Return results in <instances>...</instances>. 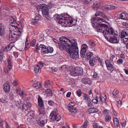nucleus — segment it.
Returning a JSON list of instances; mask_svg holds the SVG:
<instances>
[{
	"label": "nucleus",
	"mask_w": 128,
	"mask_h": 128,
	"mask_svg": "<svg viewBox=\"0 0 128 128\" xmlns=\"http://www.w3.org/2000/svg\"><path fill=\"white\" fill-rule=\"evenodd\" d=\"M3 52H0V63H1L3 61Z\"/></svg>",
	"instance_id": "42"
},
{
	"label": "nucleus",
	"mask_w": 128,
	"mask_h": 128,
	"mask_svg": "<svg viewBox=\"0 0 128 128\" xmlns=\"http://www.w3.org/2000/svg\"><path fill=\"white\" fill-rule=\"evenodd\" d=\"M45 64L44 63L40 61L39 62L38 64L37 65H39L40 68L41 69L44 66Z\"/></svg>",
	"instance_id": "40"
},
{
	"label": "nucleus",
	"mask_w": 128,
	"mask_h": 128,
	"mask_svg": "<svg viewBox=\"0 0 128 128\" xmlns=\"http://www.w3.org/2000/svg\"><path fill=\"white\" fill-rule=\"evenodd\" d=\"M107 17L101 12L98 11L95 16L91 19V22L94 28L95 27L98 32H102L105 38L112 43H117L119 40L118 34L111 28L102 24L105 22Z\"/></svg>",
	"instance_id": "1"
},
{
	"label": "nucleus",
	"mask_w": 128,
	"mask_h": 128,
	"mask_svg": "<svg viewBox=\"0 0 128 128\" xmlns=\"http://www.w3.org/2000/svg\"><path fill=\"white\" fill-rule=\"evenodd\" d=\"M61 118V117L60 115H56L55 120H56L57 122H58L60 120Z\"/></svg>",
	"instance_id": "45"
},
{
	"label": "nucleus",
	"mask_w": 128,
	"mask_h": 128,
	"mask_svg": "<svg viewBox=\"0 0 128 128\" xmlns=\"http://www.w3.org/2000/svg\"><path fill=\"white\" fill-rule=\"evenodd\" d=\"M36 40L35 39H33L31 41L30 43V45L32 46H34L36 44Z\"/></svg>",
	"instance_id": "37"
},
{
	"label": "nucleus",
	"mask_w": 128,
	"mask_h": 128,
	"mask_svg": "<svg viewBox=\"0 0 128 128\" xmlns=\"http://www.w3.org/2000/svg\"><path fill=\"white\" fill-rule=\"evenodd\" d=\"M82 82L84 84H92V81L90 79L87 77L83 78L82 80Z\"/></svg>",
	"instance_id": "11"
},
{
	"label": "nucleus",
	"mask_w": 128,
	"mask_h": 128,
	"mask_svg": "<svg viewBox=\"0 0 128 128\" xmlns=\"http://www.w3.org/2000/svg\"><path fill=\"white\" fill-rule=\"evenodd\" d=\"M88 121H85L82 125L80 127V128H86L88 126Z\"/></svg>",
	"instance_id": "34"
},
{
	"label": "nucleus",
	"mask_w": 128,
	"mask_h": 128,
	"mask_svg": "<svg viewBox=\"0 0 128 128\" xmlns=\"http://www.w3.org/2000/svg\"><path fill=\"white\" fill-rule=\"evenodd\" d=\"M4 120H2V119H0V126H2V127Z\"/></svg>",
	"instance_id": "56"
},
{
	"label": "nucleus",
	"mask_w": 128,
	"mask_h": 128,
	"mask_svg": "<svg viewBox=\"0 0 128 128\" xmlns=\"http://www.w3.org/2000/svg\"><path fill=\"white\" fill-rule=\"evenodd\" d=\"M12 69V65H8V68L6 70H4L5 72L6 73H8Z\"/></svg>",
	"instance_id": "26"
},
{
	"label": "nucleus",
	"mask_w": 128,
	"mask_h": 128,
	"mask_svg": "<svg viewBox=\"0 0 128 128\" xmlns=\"http://www.w3.org/2000/svg\"><path fill=\"white\" fill-rule=\"evenodd\" d=\"M86 51L81 50L80 52V54L82 57H84L85 55Z\"/></svg>",
	"instance_id": "39"
},
{
	"label": "nucleus",
	"mask_w": 128,
	"mask_h": 128,
	"mask_svg": "<svg viewBox=\"0 0 128 128\" xmlns=\"http://www.w3.org/2000/svg\"><path fill=\"white\" fill-rule=\"evenodd\" d=\"M92 55L93 53L92 52H90L86 53L85 56V58L89 60L90 58Z\"/></svg>",
	"instance_id": "24"
},
{
	"label": "nucleus",
	"mask_w": 128,
	"mask_h": 128,
	"mask_svg": "<svg viewBox=\"0 0 128 128\" xmlns=\"http://www.w3.org/2000/svg\"><path fill=\"white\" fill-rule=\"evenodd\" d=\"M76 93L77 95L79 97H80L82 94V92L81 90H78Z\"/></svg>",
	"instance_id": "48"
},
{
	"label": "nucleus",
	"mask_w": 128,
	"mask_h": 128,
	"mask_svg": "<svg viewBox=\"0 0 128 128\" xmlns=\"http://www.w3.org/2000/svg\"><path fill=\"white\" fill-rule=\"evenodd\" d=\"M18 84V82L16 80H14L12 83V84L14 86H16Z\"/></svg>",
	"instance_id": "55"
},
{
	"label": "nucleus",
	"mask_w": 128,
	"mask_h": 128,
	"mask_svg": "<svg viewBox=\"0 0 128 128\" xmlns=\"http://www.w3.org/2000/svg\"><path fill=\"white\" fill-rule=\"evenodd\" d=\"M51 70L52 72H55L57 70V69L55 68H51Z\"/></svg>",
	"instance_id": "62"
},
{
	"label": "nucleus",
	"mask_w": 128,
	"mask_h": 128,
	"mask_svg": "<svg viewBox=\"0 0 128 128\" xmlns=\"http://www.w3.org/2000/svg\"><path fill=\"white\" fill-rule=\"evenodd\" d=\"M111 120L110 117L108 116H106L105 118V120L106 122H109Z\"/></svg>",
	"instance_id": "47"
},
{
	"label": "nucleus",
	"mask_w": 128,
	"mask_h": 128,
	"mask_svg": "<svg viewBox=\"0 0 128 128\" xmlns=\"http://www.w3.org/2000/svg\"><path fill=\"white\" fill-rule=\"evenodd\" d=\"M88 106L89 107H92V105L91 102V100L90 101H86Z\"/></svg>",
	"instance_id": "52"
},
{
	"label": "nucleus",
	"mask_w": 128,
	"mask_h": 128,
	"mask_svg": "<svg viewBox=\"0 0 128 128\" xmlns=\"http://www.w3.org/2000/svg\"><path fill=\"white\" fill-rule=\"evenodd\" d=\"M94 128H103L101 126H99L97 125V123H95L94 125Z\"/></svg>",
	"instance_id": "49"
},
{
	"label": "nucleus",
	"mask_w": 128,
	"mask_h": 128,
	"mask_svg": "<svg viewBox=\"0 0 128 128\" xmlns=\"http://www.w3.org/2000/svg\"><path fill=\"white\" fill-rule=\"evenodd\" d=\"M48 104L49 105L52 106H54L55 103H54L53 101L52 100H50L48 102Z\"/></svg>",
	"instance_id": "43"
},
{
	"label": "nucleus",
	"mask_w": 128,
	"mask_h": 128,
	"mask_svg": "<svg viewBox=\"0 0 128 128\" xmlns=\"http://www.w3.org/2000/svg\"><path fill=\"white\" fill-rule=\"evenodd\" d=\"M87 48L88 46L86 44H84L82 46L81 50L86 51Z\"/></svg>",
	"instance_id": "35"
},
{
	"label": "nucleus",
	"mask_w": 128,
	"mask_h": 128,
	"mask_svg": "<svg viewBox=\"0 0 128 128\" xmlns=\"http://www.w3.org/2000/svg\"><path fill=\"white\" fill-rule=\"evenodd\" d=\"M117 64H122L123 62V60L121 58L119 59L117 61Z\"/></svg>",
	"instance_id": "50"
},
{
	"label": "nucleus",
	"mask_w": 128,
	"mask_h": 128,
	"mask_svg": "<svg viewBox=\"0 0 128 128\" xmlns=\"http://www.w3.org/2000/svg\"><path fill=\"white\" fill-rule=\"evenodd\" d=\"M5 34V29L4 25L2 24H0V35L1 36H4Z\"/></svg>",
	"instance_id": "10"
},
{
	"label": "nucleus",
	"mask_w": 128,
	"mask_h": 128,
	"mask_svg": "<svg viewBox=\"0 0 128 128\" xmlns=\"http://www.w3.org/2000/svg\"><path fill=\"white\" fill-rule=\"evenodd\" d=\"M105 62L108 70L112 72L114 69V67L109 60H106Z\"/></svg>",
	"instance_id": "7"
},
{
	"label": "nucleus",
	"mask_w": 128,
	"mask_h": 128,
	"mask_svg": "<svg viewBox=\"0 0 128 128\" xmlns=\"http://www.w3.org/2000/svg\"><path fill=\"white\" fill-rule=\"evenodd\" d=\"M128 37V32H123L121 33V38Z\"/></svg>",
	"instance_id": "20"
},
{
	"label": "nucleus",
	"mask_w": 128,
	"mask_h": 128,
	"mask_svg": "<svg viewBox=\"0 0 128 128\" xmlns=\"http://www.w3.org/2000/svg\"><path fill=\"white\" fill-rule=\"evenodd\" d=\"M97 75H98L96 73H94L93 75V77L94 78H96L97 77Z\"/></svg>",
	"instance_id": "61"
},
{
	"label": "nucleus",
	"mask_w": 128,
	"mask_h": 128,
	"mask_svg": "<svg viewBox=\"0 0 128 128\" xmlns=\"http://www.w3.org/2000/svg\"><path fill=\"white\" fill-rule=\"evenodd\" d=\"M83 97L84 99L86 100L87 101L90 100V99L89 97V96L88 94H84L83 96Z\"/></svg>",
	"instance_id": "31"
},
{
	"label": "nucleus",
	"mask_w": 128,
	"mask_h": 128,
	"mask_svg": "<svg viewBox=\"0 0 128 128\" xmlns=\"http://www.w3.org/2000/svg\"><path fill=\"white\" fill-rule=\"evenodd\" d=\"M71 94V92H68L67 93L66 95V97L67 98H69L70 97Z\"/></svg>",
	"instance_id": "59"
},
{
	"label": "nucleus",
	"mask_w": 128,
	"mask_h": 128,
	"mask_svg": "<svg viewBox=\"0 0 128 128\" xmlns=\"http://www.w3.org/2000/svg\"><path fill=\"white\" fill-rule=\"evenodd\" d=\"M37 10H41L44 16H48V10L46 4H41L37 6L36 7Z\"/></svg>",
	"instance_id": "4"
},
{
	"label": "nucleus",
	"mask_w": 128,
	"mask_h": 128,
	"mask_svg": "<svg viewBox=\"0 0 128 128\" xmlns=\"http://www.w3.org/2000/svg\"><path fill=\"white\" fill-rule=\"evenodd\" d=\"M72 126L74 128H78V126H77L75 124H73Z\"/></svg>",
	"instance_id": "64"
},
{
	"label": "nucleus",
	"mask_w": 128,
	"mask_h": 128,
	"mask_svg": "<svg viewBox=\"0 0 128 128\" xmlns=\"http://www.w3.org/2000/svg\"><path fill=\"white\" fill-rule=\"evenodd\" d=\"M88 111L90 113H93L98 112V110L96 108H92L88 109Z\"/></svg>",
	"instance_id": "17"
},
{
	"label": "nucleus",
	"mask_w": 128,
	"mask_h": 128,
	"mask_svg": "<svg viewBox=\"0 0 128 128\" xmlns=\"http://www.w3.org/2000/svg\"><path fill=\"white\" fill-rule=\"evenodd\" d=\"M100 4L99 3H95L93 6V8L94 10H97L100 8Z\"/></svg>",
	"instance_id": "22"
},
{
	"label": "nucleus",
	"mask_w": 128,
	"mask_h": 128,
	"mask_svg": "<svg viewBox=\"0 0 128 128\" xmlns=\"http://www.w3.org/2000/svg\"><path fill=\"white\" fill-rule=\"evenodd\" d=\"M50 82L49 80H48L46 81L45 82V86L48 88L47 85H50Z\"/></svg>",
	"instance_id": "51"
},
{
	"label": "nucleus",
	"mask_w": 128,
	"mask_h": 128,
	"mask_svg": "<svg viewBox=\"0 0 128 128\" xmlns=\"http://www.w3.org/2000/svg\"><path fill=\"white\" fill-rule=\"evenodd\" d=\"M8 99L6 98H2L0 99V101L2 103H6L8 101Z\"/></svg>",
	"instance_id": "38"
},
{
	"label": "nucleus",
	"mask_w": 128,
	"mask_h": 128,
	"mask_svg": "<svg viewBox=\"0 0 128 128\" xmlns=\"http://www.w3.org/2000/svg\"><path fill=\"white\" fill-rule=\"evenodd\" d=\"M56 115L55 112H52L50 114V118L53 121H54L56 117Z\"/></svg>",
	"instance_id": "15"
},
{
	"label": "nucleus",
	"mask_w": 128,
	"mask_h": 128,
	"mask_svg": "<svg viewBox=\"0 0 128 128\" xmlns=\"http://www.w3.org/2000/svg\"><path fill=\"white\" fill-rule=\"evenodd\" d=\"M120 18L124 20H128V14H126L124 13H122L120 14Z\"/></svg>",
	"instance_id": "14"
},
{
	"label": "nucleus",
	"mask_w": 128,
	"mask_h": 128,
	"mask_svg": "<svg viewBox=\"0 0 128 128\" xmlns=\"http://www.w3.org/2000/svg\"><path fill=\"white\" fill-rule=\"evenodd\" d=\"M40 69L41 68H40L39 65H36L35 66L34 70L36 74H38L39 73Z\"/></svg>",
	"instance_id": "19"
},
{
	"label": "nucleus",
	"mask_w": 128,
	"mask_h": 128,
	"mask_svg": "<svg viewBox=\"0 0 128 128\" xmlns=\"http://www.w3.org/2000/svg\"><path fill=\"white\" fill-rule=\"evenodd\" d=\"M41 84L40 82H37L33 84V86L35 88L38 89L40 87Z\"/></svg>",
	"instance_id": "29"
},
{
	"label": "nucleus",
	"mask_w": 128,
	"mask_h": 128,
	"mask_svg": "<svg viewBox=\"0 0 128 128\" xmlns=\"http://www.w3.org/2000/svg\"><path fill=\"white\" fill-rule=\"evenodd\" d=\"M119 93V91L116 90H114L112 92L113 95L114 96L117 95Z\"/></svg>",
	"instance_id": "41"
},
{
	"label": "nucleus",
	"mask_w": 128,
	"mask_h": 128,
	"mask_svg": "<svg viewBox=\"0 0 128 128\" xmlns=\"http://www.w3.org/2000/svg\"><path fill=\"white\" fill-rule=\"evenodd\" d=\"M52 40L58 44L61 50H65L69 53L71 58L76 59L79 57L78 48L75 40H70L64 37H62L60 38V42L54 38Z\"/></svg>",
	"instance_id": "2"
},
{
	"label": "nucleus",
	"mask_w": 128,
	"mask_h": 128,
	"mask_svg": "<svg viewBox=\"0 0 128 128\" xmlns=\"http://www.w3.org/2000/svg\"><path fill=\"white\" fill-rule=\"evenodd\" d=\"M37 122L38 124L40 126H44L45 124V122L44 121H40L39 120L37 121Z\"/></svg>",
	"instance_id": "30"
},
{
	"label": "nucleus",
	"mask_w": 128,
	"mask_h": 128,
	"mask_svg": "<svg viewBox=\"0 0 128 128\" xmlns=\"http://www.w3.org/2000/svg\"><path fill=\"white\" fill-rule=\"evenodd\" d=\"M113 123L114 127L115 128H118L119 126V122L118 118H115L113 120Z\"/></svg>",
	"instance_id": "13"
},
{
	"label": "nucleus",
	"mask_w": 128,
	"mask_h": 128,
	"mask_svg": "<svg viewBox=\"0 0 128 128\" xmlns=\"http://www.w3.org/2000/svg\"><path fill=\"white\" fill-rule=\"evenodd\" d=\"M92 102L94 104H97L98 102V99H94L92 100Z\"/></svg>",
	"instance_id": "46"
},
{
	"label": "nucleus",
	"mask_w": 128,
	"mask_h": 128,
	"mask_svg": "<svg viewBox=\"0 0 128 128\" xmlns=\"http://www.w3.org/2000/svg\"><path fill=\"white\" fill-rule=\"evenodd\" d=\"M92 2V0H86V2L87 4L91 3Z\"/></svg>",
	"instance_id": "58"
},
{
	"label": "nucleus",
	"mask_w": 128,
	"mask_h": 128,
	"mask_svg": "<svg viewBox=\"0 0 128 128\" xmlns=\"http://www.w3.org/2000/svg\"><path fill=\"white\" fill-rule=\"evenodd\" d=\"M38 106L39 111L40 114H43L44 112L43 110L44 108H42L44 104L42 98L39 96L38 98Z\"/></svg>",
	"instance_id": "8"
},
{
	"label": "nucleus",
	"mask_w": 128,
	"mask_h": 128,
	"mask_svg": "<svg viewBox=\"0 0 128 128\" xmlns=\"http://www.w3.org/2000/svg\"><path fill=\"white\" fill-rule=\"evenodd\" d=\"M96 60L95 58H91L89 61L90 64L92 66H94L96 62Z\"/></svg>",
	"instance_id": "18"
},
{
	"label": "nucleus",
	"mask_w": 128,
	"mask_h": 128,
	"mask_svg": "<svg viewBox=\"0 0 128 128\" xmlns=\"http://www.w3.org/2000/svg\"><path fill=\"white\" fill-rule=\"evenodd\" d=\"M28 41H26V44H25V49L26 50H28L30 46L29 44V43H28Z\"/></svg>",
	"instance_id": "44"
},
{
	"label": "nucleus",
	"mask_w": 128,
	"mask_h": 128,
	"mask_svg": "<svg viewBox=\"0 0 128 128\" xmlns=\"http://www.w3.org/2000/svg\"><path fill=\"white\" fill-rule=\"evenodd\" d=\"M54 16L57 18L58 23L65 27L70 26L73 22L72 18L68 14H62L60 15L56 14Z\"/></svg>",
	"instance_id": "3"
},
{
	"label": "nucleus",
	"mask_w": 128,
	"mask_h": 128,
	"mask_svg": "<svg viewBox=\"0 0 128 128\" xmlns=\"http://www.w3.org/2000/svg\"><path fill=\"white\" fill-rule=\"evenodd\" d=\"M115 57L114 55H112L110 58V59L112 61H113V58Z\"/></svg>",
	"instance_id": "63"
},
{
	"label": "nucleus",
	"mask_w": 128,
	"mask_h": 128,
	"mask_svg": "<svg viewBox=\"0 0 128 128\" xmlns=\"http://www.w3.org/2000/svg\"><path fill=\"white\" fill-rule=\"evenodd\" d=\"M105 96L104 97V100H103L102 99H102H101L102 101V102H104V103L105 102H106V95H105Z\"/></svg>",
	"instance_id": "60"
},
{
	"label": "nucleus",
	"mask_w": 128,
	"mask_h": 128,
	"mask_svg": "<svg viewBox=\"0 0 128 128\" xmlns=\"http://www.w3.org/2000/svg\"><path fill=\"white\" fill-rule=\"evenodd\" d=\"M3 88L4 92L6 93H8L10 90V86L9 82L5 83L4 85Z\"/></svg>",
	"instance_id": "9"
},
{
	"label": "nucleus",
	"mask_w": 128,
	"mask_h": 128,
	"mask_svg": "<svg viewBox=\"0 0 128 128\" xmlns=\"http://www.w3.org/2000/svg\"><path fill=\"white\" fill-rule=\"evenodd\" d=\"M40 19V17L38 16H35L32 19V23H35L37 22Z\"/></svg>",
	"instance_id": "21"
},
{
	"label": "nucleus",
	"mask_w": 128,
	"mask_h": 128,
	"mask_svg": "<svg viewBox=\"0 0 128 128\" xmlns=\"http://www.w3.org/2000/svg\"><path fill=\"white\" fill-rule=\"evenodd\" d=\"M12 47L11 46L8 45L6 47H5L4 49H3V51L7 52L8 51L10 50Z\"/></svg>",
	"instance_id": "27"
},
{
	"label": "nucleus",
	"mask_w": 128,
	"mask_h": 128,
	"mask_svg": "<svg viewBox=\"0 0 128 128\" xmlns=\"http://www.w3.org/2000/svg\"><path fill=\"white\" fill-rule=\"evenodd\" d=\"M39 48H42L41 53L44 54L52 53L54 51L52 48L50 46H48L44 44H40L39 46Z\"/></svg>",
	"instance_id": "5"
},
{
	"label": "nucleus",
	"mask_w": 128,
	"mask_h": 128,
	"mask_svg": "<svg viewBox=\"0 0 128 128\" xmlns=\"http://www.w3.org/2000/svg\"><path fill=\"white\" fill-rule=\"evenodd\" d=\"M76 68H74L72 70L70 71L71 75L73 76H75L78 75L77 71L75 70Z\"/></svg>",
	"instance_id": "16"
},
{
	"label": "nucleus",
	"mask_w": 128,
	"mask_h": 128,
	"mask_svg": "<svg viewBox=\"0 0 128 128\" xmlns=\"http://www.w3.org/2000/svg\"><path fill=\"white\" fill-rule=\"evenodd\" d=\"M7 61L8 63V65H11V62L10 58H8Z\"/></svg>",
	"instance_id": "57"
},
{
	"label": "nucleus",
	"mask_w": 128,
	"mask_h": 128,
	"mask_svg": "<svg viewBox=\"0 0 128 128\" xmlns=\"http://www.w3.org/2000/svg\"><path fill=\"white\" fill-rule=\"evenodd\" d=\"M16 105L17 106L20 108H21L22 105H21V103L20 101V100H18L16 102Z\"/></svg>",
	"instance_id": "33"
},
{
	"label": "nucleus",
	"mask_w": 128,
	"mask_h": 128,
	"mask_svg": "<svg viewBox=\"0 0 128 128\" xmlns=\"http://www.w3.org/2000/svg\"><path fill=\"white\" fill-rule=\"evenodd\" d=\"M45 92L47 94L49 95L50 96H52V91L50 89H47L46 91Z\"/></svg>",
	"instance_id": "32"
},
{
	"label": "nucleus",
	"mask_w": 128,
	"mask_h": 128,
	"mask_svg": "<svg viewBox=\"0 0 128 128\" xmlns=\"http://www.w3.org/2000/svg\"><path fill=\"white\" fill-rule=\"evenodd\" d=\"M88 44L90 46L91 48H92L96 45V44L93 41L90 40L88 42Z\"/></svg>",
	"instance_id": "28"
},
{
	"label": "nucleus",
	"mask_w": 128,
	"mask_h": 128,
	"mask_svg": "<svg viewBox=\"0 0 128 128\" xmlns=\"http://www.w3.org/2000/svg\"><path fill=\"white\" fill-rule=\"evenodd\" d=\"M77 71L78 75L81 76L83 74V69L82 67H76L75 70Z\"/></svg>",
	"instance_id": "12"
},
{
	"label": "nucleus",
	"mask_w": 128,
	"mask_h": 128,
	"mask_svg": "<svg viewBox=\"0 0 128 128\" xmlns=\"http://www.w3.org/2000/svg\"><path fill=\"white\" fill-rule=\"evenodd\" d=\"M106 7L107 9L108 10H114L116 8L115 6L110 5H106Z\"/></svg>",
	"instance_id": "25"
},
{
	"label": "nucleus",
	"mask_w": 128,
	"mask_h": 128,
	"mask_svg": "<svg viewBox=\"0 0 128 128\" xmlns=\"http://www.w3.org/2000/svg\"><path fill=\"white\" fill-rule=\"evenodd\" d=\"M22 108L26 110H27V104H24L22 105Z\"/></svg>",
	"instance_id": "53"
},
{
	"label": "nucleus",
	"mask_w": 128,
	"mask_h": 128,
	"mask_svg": "<svg viewBox=\"0 0 128 128\" xmlns=\"http://www.w3.org/2000/svg\"><path fill=\"white\" fill-rule=\"evenodd\" d=\"M19 34L10 32L7 35V38L10 41L19 38Z\"/></svg>",
	"instance_id": "6"
},
{
	"label": "nucleus",
	"mask_w": 128,
	"mask_h": 128,
	"mask_svg": "<svg viewBox=\"0 0 128 128\" xmlns=\"http://www.w3.org/2000/svg\"><path fill=\"white\" fill-rule=\"evenodd\" d=\"M69 112H71L70 114L72 115L75 114L77 111L76 108H73L69 109Z\"/></svg>",
	"instance_id": "23"
},
{
	"label": "nucleus",
	"mask_w": 128,
	"mask_h": 128,
	"mask_svg": "<svg viewBox=\"0 0 128 128\" xmlns=\"http://www.w3.org/2000/svg\"><path fill=\"white\" fill-rule=\"evenodd\" d=\"M74 105V104L72 103V102H70L68 104L67 106L69 108V109H71L73 108H74L73 106Z\"/></svg>",
	"instance_id": "36"
},
{
	"label": "nucleus",
	"mask_w": 128,
	"mask_h": 128,
	"mask_svg": "<svg viewBox=\"0 0 128 128\" xmlns=\"http://www.w3.org/2000/svg\"><path fill=\"white\" fill-rule=\"evenodd\" d=\"M35 48V50H34V51L35 52H37L38 50H40V49L39 48L38 45V44H36Z\"/></svg>",
	"instance_id": "54"
}]
</instances>
